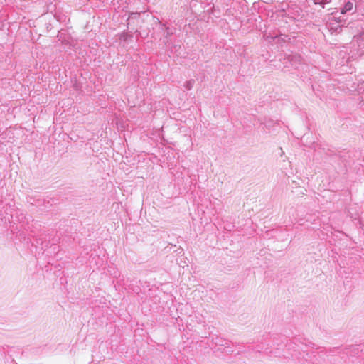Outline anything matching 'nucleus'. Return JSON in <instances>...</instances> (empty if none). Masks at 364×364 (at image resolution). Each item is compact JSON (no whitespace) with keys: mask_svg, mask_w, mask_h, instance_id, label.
Instances as JSON below:
<instances>
[{"mask_svg":"<svg viewBox=\"0 0 364 364\" xmlns=\"http://www.w3.org/2000/svg\"><path fill=\"white\" fill-rule=\"evenodd\" d=\"M353 7V4L351 2H348L346 5H345V10L346 11H348V10H350Z\"/></svg>","mask_w":364,"mask_h":364,"instance_id":"f257e3e1","label":"nucleus"}]
</instances>
